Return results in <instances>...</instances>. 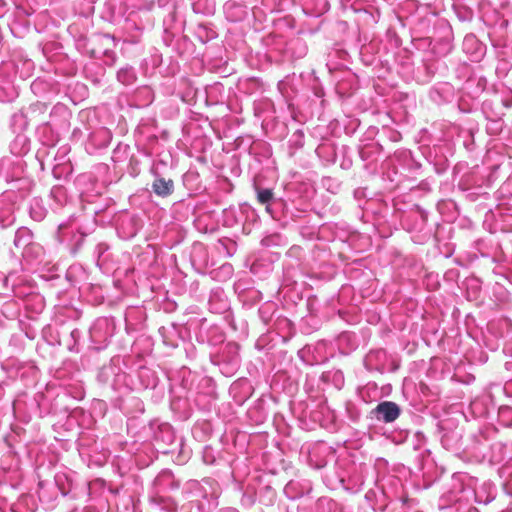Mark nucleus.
<instances>
[{"instance_id": "1", "label": "nucleus", "mask_w": 512, "mask_h": 512, "mask_svg": "<svg viewBox=\"0 0 512 512\" xmlns=\"http://www.w3.org/2000/svg\"><path fill=\"white\" fill-rule=\"evenodd\" d=\"M372 413L378 421L384 423L394 422L401 414V409L398 404L392 401H384L379 403Z\"/></svg>"}, {"instance_id": "2", "label": "nucleus", "mask_w": 512, "mask_h": 512, "mask_svg": "<svg viewBox=\"0 0 512 512\" xmlns=\"http://www.w3.org/2000/svg\"><path fill=\"white\" fill-rule=\"evenodd\" d=\"M153 191L162 197H166L173 192L174 184L172 180H166L164 178L155 179L152 184Z\"/></svg>"}, {"instance_id": "3", "label": "nucleus", "mask_w": 512, "mask_h": 512, "mask_svg": "<svg viewBox=\"0 0 512 512\" xmlns=\"http://www.w3.org/2000/svg\"><path fill=\"white\" fill-rule=\"evenodd\" d=\"M257 192V200L260 204H268L274 196L272 189H261L259 187H256Z\"/></svg>"}]
</instances>
